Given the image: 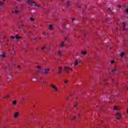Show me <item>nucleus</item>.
<instances>
[{
    "label": "nucleus",
    "instance_id": "a878e982",
    "mask_svg": "<svg viewBox=\"0 0 128 128\" xmlns=\"http://www.w3.org/2000/svg\"><path fill=\"white\" fill-rule=\"evenodd\" d=\"M78 60H76L75 62V64L74 65L75 66H78Z\"/></svg>",
    "mask_w": 128,
    "mask_h": 128
},
{
    "label": "nucleus",
    "instance_id": "aec40b11",
    "mask_svg": "<svg viewBox=\"0 0 128 128\" xmlns=\"http://www.w3.org/2000/svg\"><path fill=\"white\" fill-rule=\"evenodd\" d=\"M124 54H125L124 52H122L120 54V58H124Z\"/></svg>",
    "mask_w": 128,
    "mask_h": 128
},
{
    "label": "nucleus",
    "instance_id": "cd10ccee",
    "mask_svg": "<svg viewBox=\"0 0 128 128\" xmlns=\"http://www.w3.org/2000/svg\"><path fill=\"white\" fill-rule=\"evenodd\" d=\"M12 104H14V106H16V100H14L12 102Z\"/></svg>",
    "mask_w": 128,
    "mask_h": 128
},
{
    "label": "nucleus",
    "instance_id": "9b49d317",
    "mask_svg": "<svg viewBox=\"0 0 128 128\" xmlns=\"http://www.w3.org/2000/svg\"><path fill=\"white\" fill-rule=\"evenodd\" d=\"M64 46H66V44L64 43V42H62L60 44V48H64Z\"/></svg>",
    "mask_w": 128,
    "mask_h": 128
},
{
    "label": "nucleus",
    "instance_id": "13d9d810",
    "mask_svg": "<svg viewBox=\"0 0 128 128\" xmlns=\"http://www.w3.org/2000/svg\"><path fill=\"white\" fill-rule=\"evenodd\" d=\"M4 2H6V0H3Z\"/></svg>",
    "mask_w": 128,
    "mask_h": 128
},
{
    "label": "nucleus",
    "instance_id": "4d7b16f0",
    "mask_svg": "<svg viewBox=\"0 0 128 128\" xmlns=\"http://www.w3.org/2000/svg\"><path fill=\"white\" fill-rule=\"evenodd\" d=\"M83 20H84V18H83Z\"/></svg>",
    "mask_w": 128,
    "mask_h": 128
},
{
    "label": "nucleus",
    "instance_id": "4c0bfd02",
    "mask_svg": "<svg viewBox=\"0 0 128 128\" xmlns=\"http://www.w3.org/2000/svg\"><path fill=\"white\" fill-rule=\"evenodd\" d=\"M78 116L79 118H80V116H82V114L78 113Z\"/></svg>",
    "mask_w": 128,
    "mask_h": 128
},
{
    "label": "nucleus",
    "instance_id": "864d4df0",
    "mask_svg": "<svg viewBox=\"0 0 128 128\" xmlns=\"http://www.w3.org/2000/svg\"><path fill=\"white\" fill-rule=\"evenodd\" d=\"M31 116H34V114L32 113Z\"/></svg>",
    "mask_w": 128,
    "mask_h": 128
},
{
    "label": "nucleus",
    "instance_id": "ddd939ff",
    "mask_svg": "<svg viewBox=\"0 0 128 128\" xmlns=\"http://www.w3.org/2000/svg\"><path fill=\"white\" fill-rule=\"evenodd\" d=\"M45 74H48V68L45 69L44 72Z\"/></svg>",
    "mask_w": 128,
    "mask_h": 128
},
{
    "label": "nucleus",
    "instance_id": "1a4fd4ad",
    "mask_svg": "<svg viewBox=\"0 0 128 128\" xmlns=\"http://www.w3.org/2000/svg\"><path fill=\"white\" fill-rule=\"evenodd\" d=\"M116 72V67H114L113 69L112 70V72L113 74H115Z\"/></svg>",
    "mask_w": 128,
    "mask_h": 128
},
{
    "label": "nucleus",
    "instance_id": "e433bc0d",
    "mask_svg": "<svg viewBox=\"0 0 128 128\" xmlns=\"http://www.w3.org/2000/svg\"><path fill=\"white\" fill-rule=\"evenodd\" d=\"M76 18H72V22H74V20H76Z\"/></svg>",
    "mask_w": 128,
    "mask_h": 128
},
{
    "label": "nucleus",
    "instance_id": "9d476101",
    "mask_svg": "<svg viewBox=\"0 0 128 128\" xmlns=\"http://www.w3.org/2000/svg\"><path fill=\"white\" fill-rule=\"evenodd\" d=\"M24 8V4H20V10H22Z\"/></svg>",
    "mask_w": 128,
    "mask_h": 128
},
{
    "label": "nucleus",
    "instance_id": "393cba45",
    "mask_svg": "<svg viewBox=\"0 0 128 128\" xmlns=\"http://www.w3.org/2000/svg\"><path fill=\"white\" fill-rule=\"evenodd\" d=\"M32 82H36V78H33L32 79Z\"/></svg>",
    "mask_w": 128,
    "mask_h": 128
},
{
    "label": "nucleus",
    "instance_id": "f3484780",
    "mask_svg": "<svg viewBox=\"0 0 128 128\" xmlns=\"http://www.w3.org/2000/svg\"><path fill=\"white\" fill-rule=\"evenodd\" d=\"M12 62L14 66V62H16V58H12Z\"/></svg>",
    "mask_w": 128,
    "mask_h": 128
},
{
    "label": "nucleus",
    "instance_id": "f257e3e1",
    "mask_svg": "<svg viewBox=\"0 0 128 128\" xmlns=\"http://www.w3.org/2000/svg\"><path fill=\"white\" fill-rule=\"evenodd\" d=\"M26 2L28 4H30V6H32V4H34V6H37V8H42V6L41 5L38 4L36 2L32 1V0H26Z\"/></svg>",
    "mask_w": 128,
    "mask_h": 128
},
{
    "label": "nucleus",
    "instance_id": "2eb2a0df",
    "mask_svg": "<svg viewBox=\"0 0 128 128\" xmlns=\"http://www.w3.org/2000/svg\"><path fill=\"white\" fill-rule=\"evenodd\" d=\"M57 54L59 56H62V51L60 50L58 51Z\"/></svg>",
    "mask_w": 128,
    "mask_h": 128
},
{
    "label": "nucleus",
    "instance_id": "c756f323",
    "mask_svg": "<svg viewBox=\"0 0 128 128\" xmlns=\"http://www.w3.org/2000/svg\"><path fill=\"white\" fill-rule=\"evenodd\" d=\"M24 24H22L20 26H19V28H24Z\"/></svg>",
    "mask_w": 128,
    "mask_h": 128
},
{
    "label": "nucleus",
    "instance_id": "09e8293b",
    "mask_svg": "<svg viewBox=\"0 0 128 128\" xmlns=\"http://www.w3.org/2000/svg\"><path fill=\"white\" fill-rule=\"evenodd\" d=\"M108 18L106 19V22H108Z\"/></svg>",
    "mask_w": 128,
    "mask_h": 128
},
{
    "label": "nucleus",
    "instance_id": "c85d7f7f",
    "mask_svg": "<svg viewBox=\"0 0 128 128\" xmlns=\"http://www.w3.org/2000/svg\"><path fill=\"white\" fill-rule=\"evenodd\" d=\"M8 70H10V67H8V66H6V72H8Z\"/></svg>",
    "mask_w": 128,
    "mask_h": 128
},
{
    "label": "nucleus",
    "instance_id": "58836bf2",
    "mask_svg": "<svg viewBox=\"0 0 128 128\" xmlns=\"http://www.w3.org/2000/svg\"><path fill=\"white\" fill-rule=\"evenodd\" d=\"M42 88H44V82H42Z\"/></svg>",
    "mask_w": 128,
    "mask_h": 128
},
{
    "label": "nucleus",
    "instance_id": "8fccbe9b",
    "mask_svg": "<svg viewBox=\"0 0 128 128\" xmlns=\"http://www.w3.org/2000/svg\"><path fill=\"white\" fill-rule=\"evenodd\" d=\"M108 10H109L110 12H112V10H110V8H109Z\"/></svg>",
    "mask_w": 128,
    "mask_h": 128
},
{
    "label": "nucleus",
    "instance_id": "052dcab7",
    "mask_svg": "<svg viewBox=\"0 0 128 128\" xmlns=\"http://www.w3.org/2000/svg\"><path fill=\"white\" fill-rule=\"evenodd\" d=\"M33 28H36V26H34Z\"/></svg>",
    "mask_w": 128,
    "mask_h": 128
},
{
    "label": "nucleus",
    "instance_id": "7ed1b4c3",
    "mask_svg": "<svg viewBox=\"0 0 128 128\" xmlns=\"http://www.w3.org/2000/svg\"><path fill=\"white\" fill-rule=\"evenodd\" d=\"M12 80V73H10L8 76L7 78V82H11V80Z\"/></svg>",
    "mask_w": 128,
    "mask_h": 128
},
{
    "label": "nucleus",
    "instance_id": "e2e57ef3",
    "mask_svg": "<svg viewBox=\"0 0 128 128\" xmlns=\"http://www.w3.org/2000/svg\"><path fill=\"white\" fill-rule=\"evenodd\" d=\"M104 82H106V80H104Z\"/></svg>",
    "mask_w": 128,
    "mask_h": 128
},
{
    "label": "nucleus",
    "instance_id": "a18cd8bd",
    "mask_svg": "<svg viewBox=\"0 0 128 128\" xmlns=\"http://www.w3.org/2000/svg\"><path fill=\"white\" fill-rule=\"evenodd\" d=\"M66 100H68L69 98H66Z\"/></svg>",
    "mask_w": 128,
    "mask_h": 128
},
{
    "label": "nucleus",
    "instance_id": "473e14b6",
    "mask_svg": "<svg viewBox=\"0 0 128 128\" xmlns=\"http://www.w3.org/2000/svg\"><path fill=\"white\" fill-rule=\"evenodd\" d=\"M46 46H44V47H42V50H44V49H46Z\"/></svg>",
    "mask_w": 128,
    "mask_h": 128
},
{
    "label": "nucleus",
    "instance_id": "dca6fc26",
    "mask_svg": "<svg viewBox=\"0 0 128 128\" xmlns=\"http://www.w3.org/2000/svg\"><path fill=\"white\" fill-rule=\"evenodd\" d=\"M122 26L124 27L123 30H126V22H122Z\"/></svg>",
    "mask_w": 128,
    "mask_h": 128
},
{
    "label": "nucleus",
    "instance_id": "c03bdc74",
    "mask_svg": "<svg viewBox=\"0 0 128 128\" xmlns=\"http://www.w3.org/2000/svg\"><path fill=\"white\" fill-rule=\"evenodd\" d=\"M118 8H122V5H119V6H118Z\"/></svg>",
    "mask_w": 128,
    "mask_h": 128
},
{
    "label": "nucleus",
    "instance_id": "a211bd4d",
    "mask_svg": "<svg viewBox=\"0 0 128 128\" xmlns=\"http://www.w3.org/2000/svg\"><path fill=\"white\" fill-rule=\"evenodd\" d=\"M18 116V112H16L14 114V117L15 118H16Z\"/></svg>",
    "mask_w": 128,
    "mask_h": 128
},
{
    "label": "nucleus",
    "instance_id": "0e129e2a",
    "mask_svg": "<svg viewBox=\"0 0 128 128\" xmlns=\"http://www.w3.org/2000/svg\"><path fill=\"white\" fill-rule=\"evenodd\" d=\"M75 106V108H76V106Z\"/></svg>",
    "mask_w": 128,
    "mask_h": 128
},
{
    "label": "nucleus",
    "instance_id": "6e6d98bb",
    "mask_svg": "<svg viewBox=\"0 0 128 128\" xmlns=\"http://www.w3.org/2000/svg\"><path fill=\"white\" fill-rule=\"evenodd\" d=\"M112 82H114V79H112Z\"/></svg>",
    "mask_w": 128,
    "mask_h": 128
},
{
    "label": "nucleus",
    "instance_id": "f704fd0d",
    "mask_svg": "<svg viewBox=\"0 0 128 128\" xmlns=\"http://www.w3.org/2000/svg\"><path fill=\"white\" fill-rule=\"evenodd\" d=\"M64 82L65 84H68V80H64Z\"/></svg>",
    "mask_w": 128,
    "mask_h": 128
},
{
    "label": "nucleus",
    "instance_id": "6ab92c4d",
    "mask_svg": "<svg viewBox=\"0 0 128 128\" xmlns=\"http://www.w3.org/2000/svg\"><path fill=\"white\" fill-rule=\"evenodd\" d=\"M70 6V1H68V2L66 4V8H68V6Z\"/></svg>",
    "mask_w": 128,
    "mask_h": 128
},
{
    "label": "nucleus",
    "instance_id": "0eeeda50",
    "mask_svg": "<svg viewBox=\"0 0 128 128\" xmlns=\"http://www.w3.org/2000/svg\"><path fill=\"white\" fill-rule=\"evenodd\" d=\"M50 86L54 90V92H58V88H56V86H54V84L50 85Z\"/></svg>",
    "mask_w": 128,
    "mask_h": 128
},
{
    "label": "nucleus",
    "instance_id": "b1692460",
    "mask_svg": "<svg viewBox=\"0 0 128 128\" xmlns=\"http://www.w3.org/2000/svg\"><path fill=\"white\" fill-rule=\"evenodd\" d=\"M30 22H34L35 20L34 18L31 17L30 18Z\"/></svg>",
    "mask_w": 128,
    "mask_h": 128
},
{
    "label": "nucleus",
    "instance_id": "ea45409f",
    "mask_svg": "<svg viewBox=\"0 0 128 128\" xmlns=\"http://www.w3.org/2000/svg\"><path fill=\"white\" fill-rule=\"evenodd\" d=\"M114 60H112L111 61V64H114Z\"/></svg>",
    "mask_w": 128,
    "mask_h": 128
},
{
    "label": "nucleus",
    "instance_id": "bf43d9fd",
    "mask_svg": "<svg viewBox=\"0 0 128 128\" xmlns=\"http://www.w3.org/2000/svg\"><path fill=\"white\" fill-rule=\"evenodd\" d=\"M40 38V40H42V38Z\"/></svg>",
    "mask_w": 128,
    "mask_h": 128
},
{
    "label": "nucleus",
    "instance_id": "603ef678",
    "mask_svg": "<svg viewBox=\"0 0 128 128\" xmlns=\"http://www.w3.org/2000/svg\"><path fill=\"white\" fill-rule=\"evenodd\" d=\"M36 50H38V48H36Z\"/></svg>",
    "mask_w": 128,
    "mask_h": 128
},
{
    "label": "nucleus",
    "instance_id": "de8ad7c7",
    "mask_svg": "<svg viewBox=\"0 0 128 128\" xmlns=\"http://www.w3.org/2000/svg\"><path fill=\"white\" fill-rule=\"evenodd\" d=\"M126 12H127V14H128V8L126 10Z\"/></svg>",
    "mask_w": 128,
    "mask_h": 128
},
{
    "label": "nucleus",
    "instance_id": "a19ab883",
    "mask_svg": "<svg viewBox=\"0 0 128 128\" xmlns=\"http://www.w3.org/2000/svg\"><path fill=\"white\" fill-rule=\"evenodd\" d=\"M12 54H14V49H12Z\"/></svg>",
    "mask_w": 128,
    "mask_h": 128
},
{
    "label": "nucleus",
    "instance_id": "412c9836",
    "mask_svg": "<svg viewBox=\"0 0 128 128\" xmlns=\"http://www.w3.org/2000/svg\"><path fill=\"white\" fill-rule=\"evenodd\" d=\"M81 54L84 56H86V51H82Z\"/></svg>",
    "mask_w": 128,
    "mask_h": 128
},
{
    "label": "nucleus",
    "instance_id": "72a5a7b5",
    "mask_svg": "<svg viewBox=\"0 0 128 128\" xmlns=\"http://www.w3.org/2000/svg\"><path fill=\"white\" fill-rule=\"evenodd\" d=\"M10 98V95H7L6 96L3 97V98Z\"/></svg>",
    "mask_w": 128,
    "mask_h": 128
},
{
    "label": "nucleus",
    "instance_id": "2f4dec72",
    "mask_svg": "<svg viewBox=\"0 0 128 128\" xmlns=\"http://www.w3.org/2000/svg\"><path fill=\"white\" fill-rule=\"evenodd\" d=\"M10 38L11 40H14V36H10Z\"/></svg>",
    "mask_w": 128,
    "mask_h": 128
},
{
    "label": "nucleus",
    "instance_id": "37998d69",
    "mask_svg": "<svg viewBox=\"0 0 128 128\" xmlns=\"http://www.w3.org/2000/svg\"><path fill=\"white\" fill-rule=\"evenodd\" d=\"M36 40V38H32V40Z\"/></svg>",
    "mask_w": 128,
    "mask_h": 128
},
{
    "label": "nucleus",
    "instance_id": "5fc2aeb1",
    "mask_svg": "<svg viewBox=\"0 0 128 128\" xmlns=\"http://www.w3.org/2000/svg\"><path fill=\"white\" fill-rule=\"evenodd\" d=\"M127 114H128V108L127 109Z\"/></svg>",
    "mask_w": 128,
    "mask_h": 128
},
{
    "label": "nucleus",
    "instance_id": "6e6552de",
    "mask_svg": "<svg viewBox=\"0 0 128 128\" xmlns=\"http://www.w3.org/2000/svg\"><path fill=\"white\" fill-rule=\"evenodd\" d=\"M62 66H59L58 68V74H62Z\"/></svg>",
    "mask_w": 128,
    "mask_h": 128
},
{
    "label": "nucleus",
    "instance_id": "f8f14e48",
    "mask_svg": "<svg viewBox=\"0 0 128 128\" xmlns=\"http://www.w3.org/2000/svg\"><path fill=\"white\" fill-rule=\"evenodd\" d=\"M113 110H120V108L118 106H114L113 108Z\"/></svg>",
    "mask_w": 128,
    "mask_h": 128
},
{
    "label": "nucleus",
    "instance_id": "bb28decb",
    "mask_svg": "<svg viewBox=\"0 0 128 128\" xmlns=\"http://www.w3.org/2000/svg\"><path fill=\"white\" fill-rule=\"evenodd\" d=\"M16 40H18L19 38H20V36H18V35H16Z\"/></svg>",
    "mask_w": 128,
    "mask_h": 128
},
{
    "label": "nucleus",
    "instance_id": "5701e85b",
    "mask_svg": "<svg viewBox=\"0 0 128 128\" xmlns=\"http://www.w3.org/2000/svg\"><path fill=\"white\" fill-rule=\"evenodd\" d=\"M14 12H15V14H18V10H14V11L12 12V14H14Z\"/></svg>",
    "mask_w": 128,
    "mask_h": 128
},
{
    "label": "nucleus",
    "instance_id": "f03ea898",
    "mask_svg": "<svg viewBox=\"0 0 128 128\" xmlns=\"http://www.w3.org/2000/svg\"><path fill=\"white\" fill-rule=\"evenodd\" d=\"M64 70L66 72L67 74H68L70 70H72V67H70L68 66H65L64 67Z\"/></svg>",
    "mask_w": 128,
    "mask_h": 128
},
{
    "label": "nucleus",
    "instance_id": "79ce46f5",
    "mask_svg": "<svg viewBox=\"0 0 128 128\" xmlns=\"http://www.w3.org/2000/svg\"><path fill=\"white\" fill-rule=\"evenodd\" d=\"M68 40V38H65V40Z\"/></svg>",
    "mask_w": 128,
    "mask_h": 128
},
{
    "label": "nucleus",
    "instance_id": "20e7f679",
    "mask_svg": "<svg viewBox=\"0 0 128 128\" xmlns=\"http://www.w3.org/2000/svg\"><path fill=\"white\" fill-rule=\"evenodd\" d=\"M70 118L71 120H76V115L72 113L70 114Z\"/></svg>",
    "mask_w": 128,
    "mask_h": 128
},
{
    "label": "nucleus",
    "instance_id": "c9c22d12",
    "mask_svg": "<svg viewBox=\"0 0 128 128\" xmlns=\"http://www.w3.org/2000/svg\"><path fill=\"white\" fill-rule=\"evenodd\" d=\"M18 70H21L22 68H20V66H18Z\"/></svg>",
    "mask_w": 128,
    "mask_h": 128
},
{
    "label": "nucleus",
    "instance_id": "680f3d73",
    "mask_svg": "<svg viewBox=\"0 0 128 128\" xmlns=\"http://www.w3.org/2000/svg\"><path fill=\"white\" fill-rule=\"evenodd\" d=\"M116 31L118 30V28L116 29Z\"/></svg>",
    "mask_w": 128,
    "mask_h": 128
},
{
    "label": "nucleus",
    "instance_id": "7c9ffc66",
    "mask_svg": "<svg viewBox=\"0 0 128 128\" xmlns=\"http://www.w3.org/2000/svg\"><path fill=\"white\" fill-rule=\"evenodd\" d=\"M4 4V2L0 1V6H2Z\"/></svg>",
    "mask_w": 128,
    "mask_h": 128
},
{
    "label": "nucleus",
    "instance_id": "49530a36",
    "mask_svg": "<svg viewBox=\"0 0 128 128\" xmlns=\"http://www.w3.org/2000/svg\"><path fill=\"white\" fill-rule=\"evenodd\" d=\"M24 100V98H22L21 99V100H22V102H23Z\"/></svg>",
    "mask_w": 128,
    "mask_h": 128
},
{
    "label": "nucleus",
    "instance_id": "3c124183",
    "mask_svg": "<svg viewBox=\"0 0 128 128\" xmlns=\"http://www.w3.org/2000/svg\"><path fill=\"white\" fill-rule=\"evenodd\" d=\"M18 0V2H22V0Z\"/></svg>",
    "mask_w": 128,
    "mask_h": 128
},
{
    "label": "nucleus",
    "instance_id": "39448f33",
    "mask_svg": "<svg viewBox=\"0 0 128 128\" xmlns=\"http://www.w3.org/2000/svg\"><path fill=\"white\" fill-rule=\"evenodd\" d=\"M116 118H117V120H120L122 118V114H120V112H116Z\"/></svg>",
    "mask_w": 128,
    "mask_h": 128
},
{
    "label": "nucleus",
    "instance_id": "423d86ee",
    "mask_svg": "<svg viewBox=\"0 0 128 128\" xmlns=\"http://www.w3.org/2000/svg\"><path fill=\"white\" fill-rule=\"evenodd\" d=\"M36 70L37 72H42V67H40V66H36Z\"/></svg>",
    "mask_w": 128,
    "mask_h": 128
},
{
    "label": "nucleus",
    "instance_id": "4468645a",
    "mask_svg": "<svg viewBox=\"0 0 128 128\" xmlns=\"http://www.w3.org/2000/svg\"><path fill=\"white\" fill-rule=\"evenodd\" d=\"M48 29L50 30H54V26H52V24H49Z\"/></svg>",
    "mask_w": 128,
    "mask_h": 128
},
{
    "label": "nucleus",
    "instance_id": "4be33fe9",
    "mask_svg": "<svg viewBox=\"0 0 128 128\" xmlns=\"http://www.w3.org/2000/svg\"><path fill=\"white\" fill-rule=\"evenodd\" d=\"M2 58H6V53H2V54L0 55Z\"/></svg>",
    "mask_w": 128,
    "mask_h": 128
}]
</instances>
